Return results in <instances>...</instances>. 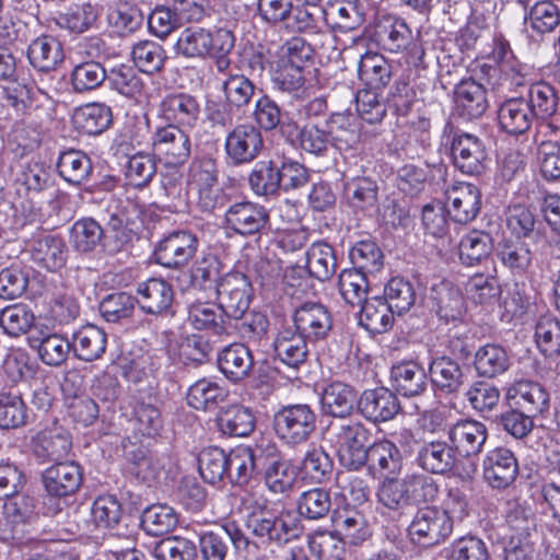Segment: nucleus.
Segmentation results:
<instances>
[{"mask_svg": "<svg viewBox=\"0 0 560 560\" xmlns=\"http://www.w3.org/2000/svg\"><path fill=\"white\" fill-rule=\"evenodd\" d=\"M330 441L334 444L339 462L350 470L365 466L371 431L358 420H349L329 428Z\"/></svg>", "mask_w": 560, "mask_h": 560, "instance_id": "1", "label": "nucleus"}, {"mask_svg": "<svg viewBox=\"0 0 560 560\" xmlns=\"http://www.w3.org/2000/svg\"><path fill=\"white\" fill-rule=\"evenodd\" d=\"M249 533L264 544L282 547L298 539L302 527L296 517L290 513L273 514L266 510L250 512L245 520Z\"/></svg>", "mask_w": 560, "mask_h": 560, "instance_id": "2", "label": "nucleus"}, {"mask_svg": "<svg viewBox=\"0 0 560 560\" xmlns=\"http://www.w3.org/2000/svg\"><path fill=\"white\" fill-rule=\"evenodd\" d=\"M317 415L307 404L280 408L272 419L276 435L289 446L306 443L316 430Z\"/></svg>", "mask_w": 560, "mask_h": 560, "instance_id": "3", "label": "nucleus"}, {"mask_svg": "<svg viewBox=\"0 0 560 560\" xmlns=\"http://www.w3.org/2000/svg\"><path fill=\"white\" fill-rule=\"evenodd\" d=\"M452 532L453 520L448 512L433 505L418 509L408 526L411 541L425 548L444 542Z\"/></svg>", "mask_w": 560, "mask_h": 560, "instance_id": "4", "label": "nucleus"}, {"mask_svg": "<svg viewBox=\"0 0 560 560\" xmlns=\"http://www.w3.org/2000/svg\"><path fill=\"white\" fill-rule=\"evenodd\" d=\"M198 245L196 234L186 230L173 231L155 246V261L168 269H180L194 258Z\"/></svg>", "mask_w": 560, "mask_h": 560, "instance_id": "5", "label": "nucleus"}, {"mask_svg": "<svg viewBox=\"0 0 560 560\" xmlns=\"http://www.w3.org/2000/svg\"><path fill=\"white\" fill-rule=\"evenodd\" d=\"M215 293L225 315L241 319L250 304L252 284L246 275L231 271L220 279Z\"/></svg>", "mask_w": 560, "mask_h": 560, "instance_id": "6", "label": "nucleus"}, {"mask_svg": "<svg viewBox=\"0 0 560 560\" xmlns=\"http://www.w3.org/2000/svg\"><path fill=\"white\" fill-rule=\"evenodd\" d=\"M152 150L165 165L180 166L190 156V138L178 126L168 124L153 133Z\"/></svg>", "mask_w": 560, "mask_h": 560, "instance_id": "7", "label": "nucleus"}, {"mask_svg": "<svg viewBox=\"0 0 560 560\" xmlns=\"http://www.w3.org/2000/svg\"><path fill=\"white\" fill-rule=\"evenodd\" d=\"M264 149V139L259 128L249 122L235 126L225 138L224 150L233 165H244L258 158Z\"/></svg>", "mask_w": 560, "mask_h": 560, "instance_id": "8", "label": "nucleus"}, {"mask_svg": "<svg viewBox=\"0 0 560 560\" xmlns=\"http://www.w3.org/2000/svg\"><path fill=\"white\" fill-rule=\"evenodd\" d=\"M294 331L310 343L324 341L332 330V315L329 310L315 302L300 305L292 315Z\"/></svg>", "mask_w": 560, "mask_h": 560, "instance_id": "9", "label": "nucleus"}, {"mask_svg": "<svg viewBox=\"0 0 560 560\" xmlns=\"http://www.w3.org/2000/svg\"><path fill=\"white\" fill-rule=\"evenodd\" d=\"M451 151L454 165L464 174L480 175L486 170L488 152L483 141L468 132L455 133Z\"/></svg>", "mask_w": 560, "mask_h": 560, "instance_id": "10", "label": "nucleus"}, {"mask_svg": "<svg viewBox=\"0 0 560 560\" xmlns=\"http://www.w3.org/2000/svg\"><path fill=\"white\" fill-rule=\"evenodd\" d=\"M447 214L459 224L474 221L481 209V191L472 184L458 182L445 190Z\"/></svg>", "mask_w": 560, "mask_h": 560, "instance_id": "11", "label": "nucleus"}, {"mask_svg": "<svg viewBox=\"0 0 560 560\" xmlns=\"http://www.w3.org/2000/svg\"><path fill=\"white\" fill-rule=\"evenodd\" d=\"M447 438L457 455L469 458L482 452L488 440V429L480 421L460 419L450 424Z\"/></svg>", "mask_w": 560, "mask_h": 560, "instance_id": "12", "label": "nucleus"}, {"mask_svg": "<svg viewBox=\"0 0 560 560\" xmlns=\"http://www.w3.org/2000/svg\"><path fill=\"white\" fill-rule=\"evenodd\" d=\"M83 480L79 464L72 460L57 462L42 474V481L47 494L52 498H67L74 494Z\"/></svg>", "mask_w": 560, "mask_h": 560, "instance_id": "13", "label": "nucleus"}, {"mask_svg": "<svg viewBox=\"0 0 560 560\" xmlns=\"http://www.w3.org/2000/svg\"><path fill=\"white\" fill-rule=\"evenodd\" d=\"M175 293L172 284L162 278H150L137 287V305L148 315L173 314Z\"/></svg>", "mask_w": 560, "mask_h": 560, "instance_id": "14", "label": "nucleus"}, {"mask_svg": "<svg viewBox=\"0 0 560 560\" xmlns=\"http://www.w3.org/2000/svg\"><path fill=\"white\" fill-rule=\"evenodd\" d=\"M483 478L497 490L509 488L517 478L518 463L514 453L505 447H495L482 460Z\"/></svg>", "mask_w": 560, "mask_h": 560, "instance_id": "15", "label": "nucleus"}, {"mask_svg": "<svg viewBox=\"0 0 560 560\" xmlns=\"http://www.w3.org/2000/svg\"><path fill=\"white\" fill-rule=\"evenodd\" d=\"M358 410L368 421L386 422L400 411L397 395L388 388L365 389L358 399Z\"/></svg>", "mask_w": 560, "mask_h": 560, "instance_id": "16", "label": "nucleus"}, {"mask_svg": "<svg viewBox=\"0 0 560 560\" xmlns=\"http://www.w3.org/2000/svg\"><path fill=\"white\" fill-rule=\"evenodd\" d=\"M268 221V210L264 206L252 201L235 202L225 211L228 228L243 236L259 233Z\"/></svg>", "mask_w": 560, "mask_h": 560, "instance_id": "17", "label": "nucleus"}, {"mask_svg": "<svg viewBox=\"0 0 560 560\" xmlns=\"http://www.w3.org/2000/svg\"><path fill=\"white\" fill-rule=\"evenodd\" d=\"M71 448V435L61 427L44 429L33 438V455L42 464L65 462Z\"/></svg>", "mask_w": 560, "mask_h": 560, "instance_id": "18", "label": "nucleus"}, {"mask_svg": "<svg viewBox=\"0 0 560 560\" xmlns=\"http://www.w3.org/2000/svg\"><path fill=\"white\" fill-rule=\"evenodd\" d=\"M510 408H517L532 416H539L549 408V394L538 383L517 381L506 392Z\"/></svg>", "mask_w": 560, "mask_h": 560, "instance_id": "19", "label": "nucleus"}, {"mask_svg": "<svg viewBox=\"0 0 560 560\" xmlns=\"http://www.w3.org/2000/svg\"><path fill=\"white\" fill-rule=\"evenodd\" d=\"M337 270V258L331 245L324 241L313 243L305 252V266L293 267L292 273H307L320 282L328 281Z\"/></svg>", "mask_w": 560, "mask_h": 560, "instance_id": "20", "label": "nucleus"}, {"mask_svg": "<svg viewBox=\"0 0 560 560\" xmlns=\"http://www.w3.org/2000/svg\"><path fill=\"white\" fill-rule=\"evenodd\" d=\"M455 110L465 120L481 117L488 108L486 90L474 79H464L454 89Z\"/></svg>", "mask_w": 560, "mask_h": 560, "instance_id": "21", "label": "nucleus"}, {"mask_svg": "<svg viewBox=\"0 0 560 560\" xmlns=\"http://www.w3.org/2000/svg\"><path fill=\"white\" fill-rule=\"evenodd\" d=\"M217 362L220 372L233 383L247 378L254 368L252 351L241 342L225 346L218 353Z\"/></svg>", "mask_w": 560, "mask_h": 560, "instance_id": "22", "label": "nucleus"}, {"mask_svg": "<svg viewBox=\"0 0 560 560\" xmlns=\"http://www.w3.org/2000/svg\"><path fill=\"white\" fill-rule=\"evenodd\" d=\"M457 462V454L451 443L441 440L424 441L418 450V465L431 474L450 472Z\"/></svg>", "mask_w": 560, "mask_h": 560, "instance_id": "23", "label": "nucleus"}, {"mask_svg": "<svg viewBox=\"0 0 560 560\" xmlns=\"http://www.w3.org/2000/svg\"><path fill=\"white\" fill-rule=\"evenodd\" d=\"M188 320L197 330H206L215 336H230L234 329L231 318L218 304L197 303L189 306Z\"/></svg>", "mask_w": 560, "mask_h": 560, "instance_id": "24", "label": "nucleus"}, {"mask_svg": "<svg viewBox=\"0 0 560 560\" xmlns=\"http://www.w3.org/2000/svg\"><path fill=\"white\" fill-rule=\"evenodd\" d=\"M358 399L357 392L351 385L334 381L323 389L322 411L326 416L345 419L352 415Z\"/></svg>", "mask_w": 560, "mask_h": 560, "instance_id": "25", "label": "nucleus"}, {"mask_svg": "<svg viewBox=\"0 0 560 560\" xmlns=\"http://www.w3.org/2000/svg\"><path fill=\"white\" fill-rule=\"evenodd\" d=\"M162 116L179 128H194L200 116L197 100L185 93L171 94L161 103Z\"/></svg>", "mask_w": 560, "mask_h": 560, "instance_id": "26", "label": "nucleus"}, {"mask_svg": "<svg viewBox=\"0 0 560 560\" xmlns=\"http://www.w3.org/2000/svg\"><path fill=\"white\" fill-rule=\"evenodd\" d=\"M72 352L84 362H93L103 357L107 347V334L100 327L88 324L72 334Z\"/></svg>", "mask_w": 560, "mask_h": 560, "instance_id": "27", "label": "nucleus"}, {"mask_svg": "<svg viewBox=\"0 0 560 560\" xmlns=\"http://www.w3.org/2000/svg\"><path fill=\"white\" fill-rule=\"evenodd\" d=\"M121 447L124 458L132 466L131 470L138 478L147 482L158 478L162 464L143 444L128 438L122 441Z\"/></svg>", "mask_w": 560, "mask_h": 560, "instance_id": "28", "label": "nucleus"}, {"mask_svg": "<svg viewBox=\"0 0 560 560\" xmlns=\"http://www.w3.org/2000/svg\"><path fill=\"white\" fill-rule=\"evenodd\" d=\"M307 343L310 342L301 335L290 327H285L276 335L272 348L276 358L282 363L290 368L298 369L307 359Z\"/></svg>", "mask_w": 560, "mask_h": 560, "instance_id": "29", "label": "nucleus"}, {"mask_svg": "<svg viewBox=\"0 0 560 560\" xmlns=\"http://www.w3.org/2000/svg\"><path fill=\"white\" fill-rule=\"evenodd\" d=\"M31 255L33 261L39 267L48 271H56L66 264V244L62 238L57 235H40L32 241Z\"/></svg>", "mask_w": 560, "mask_h": 560, "instance_id": "30", "label": "nucleus"}, {"mask_svg": "<svg viewBox=\"0 0 560 560\" xmlns=\"http://www.w3.org/2000/svg\"><path fill=\"white\" fill-rule=\"evenodd\" d=\"M430 299L440 319L445 323L460 320L465 313L462 292L448 282H440L431 289Z\"/></svg>", "mask_w": 560, "mask_h": 560, "instance_id": "31", "label": "nucleus"}, {"mask_svg": "<svg viewBox=\"0 0 560 560\" xmlns=\"http://www.w3.org/2000/svg\"><path fill=\"white\" fill-rule=\"evenodd\" d=\"M535 116L524 96L505 101L498 110V120L502 130L510 135H523L529 130Z\"/></svg>", "mask_w": 560, "mask_h": 560, "instance_id": "32", "label": "nucleus"}, {"mask_svg": "<svg viewBox=\"0 0 560 560\" xmlns=\"http://www.w3.org/2000/svg\"><path fill=\"white\" fill-rule=\"evenodd\" d=\"M393 387L406 397L421 395L427 388V374L415 361H404L390 369Z\"/></svg>", "mask_w": 560, "mask_h": 560, "instance_id": "33", "label": "nucleus"}, {"mask_svg": "<svg viewBox=\"0 0 560 560\" xmlns=\"http://www.w3.org/2000/svg\"><path fill=\"white\" fill-rule=\"evenodd\" d=\"M498 260L513 276H524L533 265L534 253L522 240H503L495 249Z\"/></svg>", "mask_w": 560, "mask_h": 560, "instance_id": "34", "label": "nucleus"}, {"mask_svg": "<svg viewBox=\"0 0 560 560\" xmlns=\"http://www.w3.org/2000/svg\"><path fill=\"white\" fill-rule=\"evenodd\" d=\"M429 374L433 386L445 394L457 393L465 382L459 363L446 355L434 358L430 362Z\"/></svg>", "mask_w": 560, "mask_h": 560, "instance_id": "35", "label": "nucleus"}, {"mask_svg": "<svg viewBox=\"0 0 560 560\" xmlns=\"http://www.w3.org/2000/svg\"><path fill=\"white\" fill-rule=\"evenodd\" d=\"M260 466L256 451L248 446H238L226 454V479L232 485L245 486Z\"/></svg>", "mask_w": 560, "mask_h": 560, "instance_id": "36", "label": "nucleus"}, {"mask_svg": "<svg viewBox=\"0 0 560 560\" xmlns=\"http://www.w3.org/2000/svg\"><path fill=\"white\" fill-rule=\"evenodd\" d=\"M30 63L39 71L55 70L63 61L61 43L52 36H40L34 39L27 49Z\"/></svg>", "mask_w": 560, "mask_h": 560, "instance_id": "37", "label": "nucleus"}, {"mask_svg": "<svg viewBox=\"0 0 560 560\" xmlns=\"http://www.w3.org/2000/svg\"><path fill=\"white\" fill-rule=\"evenodd\" d=\"M365 465L370 470H378L386 476L399 474L402 456L399 448L388 440H382L369 445Z\"/></svg>", "mask_w": 560, "mask_h": 560, "instance_id": "38", "label": "nucleus"}, {"mask_svg": "<svg viewBox=\"0 0 560 560\" xmlns=\"http://www.w3.org/2000/svg\"><path fill=\"white\" fill-rule=\"evenodd\" d=\"M394 314L383 298L375 296L361 304L359 323L371 334H383L392 328Z\"/></svg>", "mask_w": 560, "mask_h": 560, "instance_id": "39", "label": "nucleus"}, {"mask_svg": "<svg viewBox=\"0 0 560 560\" xmlns=\"http://www.w3.org/2000/svg\"><path fill=\"white\" fill-rule=\"evenodd\" d=\"M474 365L480 376L493 378L509 370L511 359L503 347L487 343L476 351Z\"/></svg>", "mask_w": 560, "mask_h": 560, "instance_id": "40", "label": "nucleus"}, {"mask_svg": "<svg viewBox=\"0 0 560 560\" xmlns=\"http://www.w3.org/2000/svg\"><path fill=\"white\" fill-rule=\"evenodd\" d=\"M113 121L109 106L102 103H91L78 108L73 115L75 128L86 135H100Z\"/></svg>", "mask_w": 560, "mask_h": 560, "instance_id": "41", "label": "nucleus"}, {"mask_svg": "<svg viewBox=\"0 0 560 560\" xmlns=\"http://www.w3.org/2000/svg\"><path fill=\"white\" fill-rule=\"evenodd\" d=\"M31 347L37 350L43 363L49 366H59L68 359L72 351L71 340L59 334H42L31 339Z\"/></svg>", "mask_w": 560, "mask_h": 560, "instance_id": "42", "label": "nucleus"}, {"mask_svg": "<svg viewBox=\"0 0 560 560\" xmlns=\"http://www.w3.org/2000/svg\"><path fill=\"white\" fill-rule=\"evenodd\" d=\"M326 18V10L320 5L301 2L292 4L287 25L293 32L317 34L323 32Z\"/></svg>", "mask_w": 560, "mask_h": 560, "instance_id": "43", "label": "nucleus"}, {"mask_svg": "<svg viewBox=\"0 0 560 560\" xmlns=\"http://www.w3.org/2000/svg\"><path fill=\"white\" fill-rule=\"evenodd\" d=\"M360 80L366 89L380 90L385 88L392 78V67L380 54L366 52L361 56L358 65Z\"/></svg>", "mask_w": 560, "mask_h": 560, "instance_id": "44", "label": "nucleus"}, {"mask_svg": "<svg viewBox=\"0 0 560 560\" xmlns=\"http://www.w3.org/2000/svg\"><path fill=\"white\" fill-rule=\"evenodd\" d=\"M326 16L334 21V27L342 32L359 28L365 20L363 3L360 0H335L329 3Z\"/></svg>", "mask_w": 560, "mask_h": 560, "instance_id": "45", "label": "nucleus"}, {"mask_svg": "<svg viewBox=\"0 0 560 560\" xmlns=\"http://www.w3.org/2000/svg\"><path fill=\"white\" fill-rule=\"evenodd\" d=\"M340 534L327 529H315L307 535L308 548L318 560H342L346 541Z\"/></svg>", "mask_w": 560, "mask_h": 560, "instance_id": "46", "label": "nucleus"}, {"mask_svg": "<svg viewBox=\"0 0 560 560\" xmlns=\"http://www.w3.org/2000/svg\"><path fill=\"white\" fill-rule=\"evenodd\" d=\"M0 518V539L13 537L18 525L24 524L33 514V505L27 497L16 495L7 500L2 505Z\"/></svg>", "mask_w": 560, "mask_h": 560, "instance_id": "47", "label": "nucleus"}, {"mask_svg": "<svg viewBox=\"0 0 560 560\" xmlns=\"http://www.w3.org/2000/svg\"><path fill=\"white\" fill-rule=\"evenodd\" d=\"M383 40L390 51H400L410 47L411 55L418 61H422L424 51L416 43H412V31L404 19L394 18L389 25H383Z\"/></svg>", "mask_w": 560, "mask_h": 560, "instance_id": "48", "label": "nucleus"}, {"mask_svg": "<svg viewBox=\"0 0 560 560\" xmlns=\"http://www.w3.org/2000/svg\"><path fill=\"white\" fill-rule=\"evenodd\" d=\"M104 237V229L93 218H83L75 221L69 235V242L78 253L88 254L101 245Z\"/></svg>", "mask_w": 560, "mask_h": 560, "instance_id": "49", "label": "nucleus"}, {"mask_svg": "<svg viewBox=\"0 0 560 560\" xmlns=\"http://www.w3.org/2000/svg\"><path fill=\"white\" fill-rule=\"evenodd\" d=\"M222 433L230 436H247L256 425L253 411L244 406L232 405L225 408L218 419Z\"/></svg>", "mask_w": 560, "mask_h": 560, "instance_id": "50", "label": "nucleus"}, {"mask_svg": "<svg viewBox=\"0 0 560 560\" xmlns=\"http://www.w3.org/2000/svg\"><path fill=\"white\" fill-rule=\"evenodd\" d=\"M57 170L65 180L78 186L89 178L92 164L90 158L82 151L68 150L59 155Z\"/></svg>", "mask_w": 560, "mask_h": 560, "instance_id": "51", "label": "nucleus"}, {"mask_svg": "<svg viewBox=\"0 0 560 560\" xmlns=\"http://www.w3.org/2000/svg\"><path fill=\"white\" fill-rule=\"evenodd\" d=\"M210 42V30L189 26L180 32L175 44V50L186 58H203L209 55Z\"/></svg>", "mask_w": 560, "mask_h": 560, "instance_id": "52", "label": "nucleus"}, {"mask_svg": "<svg viewBox=\"0 0 560 560\" xmlns=\"http://www.w3.org/2000/svg\"><path fill=\"white\" fill-rule=\"evenodd\" d=\"M226 397V390L207 378L198 380L187 392V404L197 410L215 408Z\"/></svg>", "mask_w": 560, "mask_h": 560, "instance_id": "53", "label": "nucleus"}, {"mask_svg": "<svg viewBox=\"0 0 560 560\" xmlns=\"http://www.w3.org/2000/svg\"><path fill=\"white\" fill-rule=\"evenodd\" d=\"M300 516L308 521H319L331 510L330 492L324 488H313L301 493L296 502Z\"/></svg>", "mask_w": 560, "mask_h": 560, "instance_id": "54", "label": "nucleus"}, {"mask_svg": "<svg viewBox=\"0 0 560 560\" xmlns=\"http://www.w3.org/2000/svg\"><path fill=\"white\" fill-rule=\"evenodd\" d=\"M526 103L536 118L546 119L557 112L558 97L555 89L544 81L528 84Z\"/></svg>", "mask_w": 560, "mask_h": 560, "instance_id": "55", "label": "nucleus"}, {"mask_svg": "<svg viewBox=\"0 0 560 560\" xmlns=\"http://www.w3.org/2000/svg\"><path fill=\"white\" fill-rule=\"evenodd\" d=\"M383 299L397 315H402L415 305L417 293L411 281L394 277L385 285Z\"/></svg>", "mask_w": 560, "mask_h": 560, "instance_id": "56", "label": "nucleus"}, {"mask_svg": "<svg viewBox=\"0 0 560 560\" xmlns=\"http://www.w3.org/2000/svg\"><path fill=\"white\" fill-rule=\"evenodd\" d=\"M335 522L337 533L350 545L359 546L371 536L364 515L357 510H345L337 515Z\"/></svg>", "mask_w": 560, "mask_h": 560, "instance_id": "57", "label": "nucleus"}, {"mask_svg": "<svg viewBox=\"0 0 560 560\" xmlns=\"http://www.w3.org/2000/svg\"><path fill=\"white\" fill-rule=\"evenodd\" d=\"M327 126L330 144H334L339 150L350 149L360 141L358 122L348 115H331Z\"/></svg>", "mask_w": 560, "mask_h": 560, "instance_id": "58", "label": "nucleus"}, {"mask_svg": "<svg viewBox=\"0 0 560 560\" xmlns=\"http://www.w3.org/2000/svg\"><path fill=\"white\" fill-rule=\"evenodd\" d=\"M535 341L545 357H559L560 320L552 315L540 316L535 325Z\"/></svg>", "mask_w": 560, "mask_h": 560, "instance_id": "59", "label": "nucleus"}, {"mask_svg": "<svg viewBox=\"0 0 560 560\" xmlns=\"http://www.w3.org/2000/svg\"><path fill=\"white\" fill-rule=\"evenodd\" d=\"M35 322V315L28 305L16 303L0 311V327L11 337L26 334Z\"/></svg>", "mask_w": 560, "mask_h": 560, "instance_id": "60", "label": "nucleus"}, {"mask_svg": "<svg viewBox=\"0 0 560 560\" xmlns=\"http://www.w3.org/2000/svg\"><path fill=\"white\" fill-rule=\"evenodd\" d=\"M178 518L173 508L166 504H153L141 515V526L151 536H161L177 525Z\"/></svg>", "mask_w": 560, "mask_h": 560, "instance_id": "61", "label": "nucleus"}, {"mask_svg": "<svg viewBox=\"0 0 560 560\" xmlns=\"http://www.w3.org/2000/svg\"><path fill=\"white\" fill-rule=\"evenodd\" d=\"M378 186L369 177H355L345 184V195L351 207L366 210L377 205Z\"/></svg>", "mask_w": 560, "mask_h": 560, "instance_id": "62", "label": "nucleus"}, {"mask_svg": "<svg viewBox=\"0 0 560 560\" xmlns=\"http://www.w3.org/2000/svg\"><path fill=\"white\" fill-rule=\"evenodd\" d=\"M222 271V262L215 255H207L198 259L190 270V283L194 288L208 291L217 290Z\"/></svg>", "mask_w": 560, "mask_h": 560, "instance_id": "63", "label": "nucleus"}, {"mask_svg": "<svg viewBox=\"0 0 560 560\" xmlns=\"http://www.w3.org/2000/svg\"><path fill=\"white\" fill-rule=\"evenodd\" d=\"M353 268L366 273L374 275L383 268V253L372 240L357 242L349 253Z\"/></svg>", "mask_w": 560, "mask_h": 560, "instance_id": "64", "label": "nucleus"}]
</instances>
